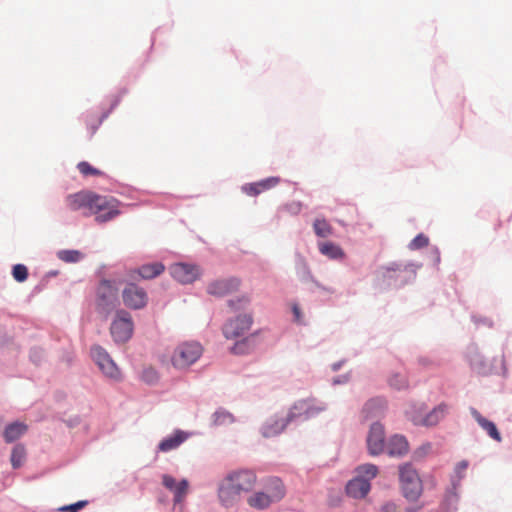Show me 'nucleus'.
<instances>
[{
	"mask_svg": "<svg viewBox=\"0 0 512 512\" xmlns=\"http://www.w3.org/2000/svg\"><path fill=\"white\" fill-rule=\"evenodd\" d=\"M71 210L77 211L83 208L89 209L95 214V220L105 223L120 215L118 209L120 201L113 196H103L90 190H81L67 196Z\"/></svg>",
	"mask_w": 512,
	"mask_h": 512,
	"instance_id": "f257e3e1",
	"label": "nucleus"
},
{
	"mask_svg": "<svg viewBox=\"0 0 512 512\" xmlns=\"http://www.w3.org/2000/svg\"><path fill=\"white\" fill-rule=\"evenodd\" d=\"M256 480L255 472L249 469L228 473L217 490L221 506L226 509L237 506L241 500L242 493L252 491Z\"/></svg>",
	"mask_w": 512,
	"mask_h": 512,
	"instance_id": "f03ea898",
	"label": "nucleus"
},
{
	"mask_svg": "<svg viewBox=\"0 0 512 512\" xmlns=\"http://www.w3.org/2000/svg\"><path fill=\"white\" fill-rule=\"evenodd\" d=\"M119 282L116 279L102 278L95 287V311L105 320L117 310L120 304Z\"/></svg>",
	"mask_w": 512,
	"mask_h": 512,
	"instance_id": "7ed1b4c3",
	"label": "nucleus"
},
{
	"mask_svg": "<svg viewBox=\"0 0 512 512\" xmlns=\"http://www.w3.org/2000/svg\"><path fill=\"white\" fill-rule=\"evenodd\" d=\"M466 360L473 372L480 376L501 375L504 378L508 376V370L504 357L499 361L493 357L490 361L480 353L476 345H470L467 348Z\"/></svg>",
	"mask_w": 512,
	"mask_h": 512,
	"instance_id": "20e7f679",
	"label": "nucleus"
},
{
	"mask_svg": "<svg viewBox=\"0 0 512 512\" xmlns=\"http://www.w3.org/2000/svg\"><path fill=\"white\" fill-rule=\"evenodd\" d=\"M421 267L422 263L413 261L407 264L400 261H392L387 265L381 266V269L384 270L382 277L389 286H394L399 289L414 282L417 276V270Z\"/></svg>",
	"mask_w": 512,
	"mask_h": 512,
	"instance_id": "39448f33",
	"label": "nucleus"
},
{
	"mask_svg": "<svg viewBox=\"0 0 512 512\" xmlns=\"http://www.w3.org/2000/svg\"><path fill=\"white\" fill-rule=\"evenodd\" d=\"M399 483L402 496L409 502L417 501L422 492L423 484L412 462L399 465Z\"/></svg>",
	"mask_w": 512,
	"mask_h": 512,
	"instance_id": "423d86ee",
	"label": "nucleus"
},
{
	"mask_svg": "<svg viewBox=\"0 0 512 512\" xmlns=\"http://www.w3.org/2000/svg\"><path fill=\"white\" fill-rule=\"evenodd\" d=\"M134 321L131 314L125 309L115 311L110 325V334L116 344L127 343L133 336Z\"/></svg>",
	"mask_w": 512,
	"mask_h": 512,
	"instance_id": "0eeeda50",
	"label": "nucleus"
},
{
	"mask_svg": "<svg viewBox=\"0 0 512 512\" xmlns=\"http://www.w3.org/2000/svg\"><path fill=\"white\" fill-rule=\"evenodd\" d=\"M203 353L202 345L197 341L185 342L177 346L171 358L176 369H185L193 365Z\"/></svg>",
	"mask_w": 512,
	"mask_h": 512,
	"instance_id": "6e6552de",
	"label": "nucleus"
},
{
	"mask_svg": "<svg viewBox=\"0 0 512 512\" xmlns=\"http://www.w3.org/2000/svg\"><path fill=\"white\" fill-rule=\"evenodd\" d=\"M171 277L182 285L192 284L203 275V269L196 263L175 262L168 267Z\"/></svg>",
	"mask_w": 512,
	"mask_h": 512,
	"instance_id": "1a4fd4ad",
	"label": "nucleus"
},
{
	"mask_svg": "<svg viewBox=\"0 0 512 512\" xmlns=\"http://www.w3.org/2000/svg\"><path fill=\"white\" fill-rule=\"evenodd\" d=\"M122 301L126 308L130 310H141L149 302L147 291L134 282H127L122 290Z\"/></svg>",
	"mask_w": 512,
	"mask_h": 512,
	"instance_id": "9d476101",
	"label": "nucleus"
},
{
	"mask_svg": "<svg viewBox=\"0 0 512 512\" xmlns=\"http://www.w3.org/2000/svg\"><path fill=\"white\" fill-rule=\"evenodd\" d=\"M253 324V317L251 314H238L234 318L228 319L223 327V336L230 340L244 336Z\"/></svg>",
	"mask_w": 512,
	"mask_h": 512,
	"instance_id": "9b49d317",
	"label": "nucleus"
},
{
	"mask_svg": "<svg viewBox=\"0 0 512 512\" xmlns=\"http://www.w3.org/2000/svg\"><path fill=\"white\" fill-rule=\"evenodd\" d=\"M388 410V399L383 395H377L365 401L360 411L362 421H380Z\"/></svg>",
	"mask_w": 512,
	"mask_h": 512,
	"instance_id": "f8f14e48",
	"label": "nucleus"
},
{
	"mask_svg": "<svg viewBox=\"0 0 512 512\" xmlns=\"http://www.w3.org/2000/svg\"><path fill=\"white\" fill-rule=\"evenodd\" d=\"M385 427L380 421H373L366 437L367 451L371 456H378L385 450Z\"/></svg>",
	"mask_w": 512,
	"mask_h": 512,
	"instance_id": "ddd939ff",
	"label": "nucleus"
},
{
	"mask_svg": "<svg viewBox=\"0 0 512 512\" xmlns=\"http://www.w3.org/2000/svg\"><path fill=\"white\" fill-rule=\"evenodd\" d=\"M295 271L300 282H312L318 289L330 294L334 293L333 288L324 286L314 277L306 258L299 251L295 252Z\"/></svg>",
	"mask_w": 512,
	"mask_h": 512,
	"instance_id": "4468645a",
	"label": "nucleus"
},
{
	"mask_svg": "<svg viewBox=\"0 0 512 512\" xmlns=\"http://www.w3.org/2000/svg\"><path fill=\"white\" fill-rule=\"evenodd\" d=\"M293 421V416L291 415H279L273 414L268 417L265 422L260 427V434L264 438H273L280 435L288 426L290 422Z\"/></svg>",
	"mask_w": 512,
	"mask_h": 512,
	"instance_id": "2eb2a0df",
	"label": "nucleus"
},
{
	"mask_svg": "<svg viewBox=\"0 0 512 512\" xmlns=\"http://www.w3.org/2000/svg\"><path fill=\"white\" fill-rule=\"evenodd\" d=\"M240 285L241 280L238 277L231 276L225 279H217L208 284L207 293L220 298L236 292Z\"/></svg>",
	"mask_w": 512,
	"mask_h": 512,
	"instance_id": "dca6fc26",
	"label": "nucleus"
},
{
	"mask_svg": "<svg viewBox=\"0 0 512 512\" xmlns=\"http://www.w3.org/2000/svg\"><path fill=\"white\" fill-rule=\"evenodd\" d=\"M162 485L173 493L174 504L181 503L189 489V481L186 478H182L181 480L177 481L170 474L162 475Z\"/></svg>",
	"mask_w": 512,
	"mask_h": 512,
	"instance_id": "f3484780",
	"label": "nucleus"
},
{
	"mask_svg": "<svg viewBox=\"0 0 512 512\" xmlns=\"http://www.w3.org/2000/svg\"><path fill=\"white\" fill-rule=\"evenodd\" d=\"M280 181L281 178L279 176H270L256 182L243 184L241 191L248 196L256 197L262 192L275 187Z\"/></svg>",
	"mask_w": 512,
	"mask_h": 512,
	"instance_id": "a211bd4d",
	"label": "nucleus"
},
{
	"mask_svg": "<svg viewBox=\"0 0 512 512\" xmlns=\"http://www.w3.org/2000/svg\"><path fill=\"white\" fill-rule=\"evenodd\" d=\"M409 441L403 434L395 433L388 438L387 455L389 457L402 458L409 452Z\"/></svg>",
	"mask_w": 512,
	"mask_h": 512,
	"instance_id": "6ab92c4d",
	"label": "nucleus"
},
{
	"mask_svg": "<svg viewBox=\"0 0 512 512\" xmlns=\"http://www.w3.org/2000/svg\"><path fill=\"white\" fill-rule=\"evenodd\" d=\"M371 490V482L367 478L355 476L350 479L346 486L345 491L347 496L354 499H364Z\"/></svg>",
	"mask_w": 512,
	"mask_h": 512,
	"instance_id": "aec40b11",
	"label": "nucleus"
},
{
	"mask_svg": "<svg viewBox=\"0 0 512 512\" xmlns=\"http://www.w3.org/2000/svg\"><path fill=\"white\" fill-rule=\"evenodd\" d=\"M191 433L186 432L181 429H175L172 434L164 437L157 445L158 452H169L174 449H177L181 444H183L189 437Z\"/></svg>",
	"mask_w": 512,
	"mask_h": 512,
	"instance_id": "412c9836",
	"label": "nucleus"
},
{
	"mask_svg": "<svg viewBox=\"0 0 512 512\" xmlns=\"http://www.w3.org/2000/svg\"><path fill=\"white\" fill-rule=\"evenodd\" d=\"M470 414L478 425L486 431L487 435L496 442L502 441V435L497 425L492 421L484 417L475 407L469 408Z\"/></svg>",
	"mask_w": 512,
	"mask_h": 512,
	"instance_id": "4be33fe9",
	"label": "nucleus"
},
{
	"mask_svg": "<svg viewBox=\"0 0 512 512\" xmlns=\"http://www.w3.org/2000/svg\"><path fill=\"white\" fill-rule=\"evenodd\" d=\"M258 333L259 331H256L248 336H242L241 339L236 340L229 349L230 353L238 356H244L253 353L257 347L256 337Z\"/></svg>",
	"mask_w": 512,
	"mask_h": 512,
	"instance_id": "5701e85b",
	"label": "nucleus"
},
{
	"mask_svg": "<svg viewBox=\"0 0 512 512\" xmlns=\"http://www.w3.org/2000/svg\"><path fill=\"white\" fill-rule=\"evenodd\" d=\"M165 265L161 261L144 263L133 269V273L137 274L140 279L151 280L160 276L165 271Z\"/></svg>",
	"mask_w": 512,
	"mask_h": 512,
	"instance_id": "b1692460",
	"label": "nucleus"
},
{
	"mask_svg": "<svg viewBox=\"0 0 512 512\" xmlns=\"http://www.w3.org/2000/svg\"><path fill=\"white\" fill-rule=\"evenodd\" d=\"M28 431V425L22 421L15 420L6 424L3 431V438L6 443H14Z\"/></svg>",
	"mask_w": 512,
	"mask_h": 512,
	"instance_id": "393cba45",
	"label": "nucleus"
},
{
	"mask_svg": "<svg viewBox=\"0 0 512 512\" xmlns=\"http://www.w3.org/2000/svg\"><path fill=\"white\" fill-rule=\"evenodd\" d=\"M267 489L268 496L273 503L280 502L286 496V487L283 480L278 476H272L268 480Z\"/></svg>",
	"mask_w": 512,
	"mask_h": 512,
	"instance_id": "a878e982",
	"label": "nucleus"
},
{
	"mask_svg": "<svg viewBox=\"0 0 512 512\" xmlns=\"http://www.w3.org/2000/svg\"><path fill=\"white\" fill-rule=\"evenodd\" d=\"M448 412V405L444 402L434 406L429 412L425 411L424 427L436 426Z\"/></svg>",
	"mask_w": 512,
	"mask_h": 512,
	"instance_id": "bb28decb",
	"label": "nucleus"
},
{
	"mask_svg": "<svg viewBox=\"0 0 512 512\" xmlns=\"http://www.w3.org/2000/svg\"><path fill=\"white\" fill-rule=\"evenodd\" d=\"M272 503L271 498L264 491H257L247 498V504L259 511L268 509Z\"/></svg>",
	"mask_w": 512,
	"mask_h": 512,
	"instance_id": "cd10ccee",
	"label": "nucleus"
},
{
	"mask_svg": "<svg viewBox=\"0 0 512 512\" xmlns=\"http://www.w3.org/2000/svg\"><path fill=\"white\" fill-rule=\"evenodd\" d=\"M319 251L322 255L332 260H340L345 257L344 250L341 246L332 241L320 243Z\"/></svg>",
	"mask_w": 512,
	"mask_h": 512,
	"instance_id": "c85d7f7f",
	"label": "nucleus"
},
{
	"mask_svg": "<svg viewBox=\"0 0 512 512\" xmlns=\"http://www.w3.org/2000/svg\"><path fill=\"white\" fill-rule=\"evenodd\" d=\"M27 458V450L26 446L21 443L17 442L12 447L11 455H10V462L13 469L17 470L21 468Z\"/></svg>",
	"mask_w": 512,
	"mask_h": 512,
	"instance_id": "c756f323",
	"label": "nucleus"
},
{
	"mask_svg": "<svg viewBox=\"0 0 512 512\" xmlns=\"http://www.w3.org/2000/svg\"><path fill=\"white\" fill-rule=\"evenodd\" d=\"M426 410V404L422 403L420 406L411 404L410 408L406 410V418L413 423L415 426H424V415Z\"/></svg>",
	"mask_w": 512,
	"mask_h": 512,
	"instance_id": "7c9ffc66",
	"label": "nucleus"
},
{
	"mask_svg": "<svg viewBox=\"0 0 512 512\" xmlns=\"http://www.w3.org/2000/svg\"><path fill=\"white\" fill-rule=\"evenodd\" d=\"M460 497L455 488L449 489L441 502V512H457Z\"/></svg>",
	"mask_w": 512,
	"mask_h": 512,
	"instance_id": "2f4dec72",
	"label": "nucleus"
},
{
	"mask_svg": "<svg viewBox=\"0 0 512 512\" xmlns=\"http://www.w3.org/2000/svg\"><path fill=\"white\" fill-rule=\"evenodd\" d=\"M236 422V417L224 407H218L212 414L213 426H224Z\"/></svg>",
	"mask_w": 512,
	"mask_h": 512,
	"instance_id": "473e14b6",
	"label": "nucleus"
},
{
	"mask_svg": "<svg viewBox=\"0 0 512 512\" xmlns=\"http://www.w3.org/2000/svg\"><path fill=\"white\" fill-rule=\"evenodd\" d=\"M389 387L396 391H403L409 388V380L399 372H393L387 379Z\"/></svg>",
	"mask_w": 512,
	"mask_h": 512,
	"instance_id": "72a5a7b5",
	"label": "nucleus"
},
{
	"mask_svg": "<svg viewBox=\"0 0 512 512\" xmlns=\"http://www.w3.org/2000/svg\"><path fill=\"white\" fill-rule=\"evenodd\" d=\"M57 257L65 263H78L85 255L77 249H62L57 252Z\"/></svg>",
	"mask_w": 512,
	"mask_h": 512,
	"instance_id": "f704fd0d",
	"label": "nucleus"
},
{
	"mask_svg": "<svg viewBox=\"0 0 512 512\" xmlns=\"http://www.w3.org/2000/svg\"><path fill=\"white\" fill-rule=\"evenodd\" d=\"M98 367L105 376L111 379L118 380L121 377L120 370L111 356Z\"/></svg>",
	"mask_w": 512,
	"mask_h": 512,
	"instance_id": "c9c22d12",
	"label": "nucleus"
},
{
	"mask_svg": "<svg viewBox=\"0 0 512 512\" xmlns=\"http://www.w3.org/2000/svg\"><path fill=\"white\" fill-rule=\"evenodd\" d=\"M357 471L359 473L357 475L358 477L367 478L368 482H371V480L377 476L379 469L375 464L365 463V464L359 465L357 467Z\"/></svg>",
	"mask_w": 512,
	"mask_h": 512,
	"instance_id": "e433bc0d",
	"label": "nucleus"
},
{
	"mask_svg": "<svg viewBox=\"0 0 512 512\" xmlns=\"http://www.w3.org/2000/svg\"><path fill=\"white\" fill-rule=\"evenodd\" d=\"M77 168H78L79 172L84 177H89V176H106L105 172H103L102 170L94 167L88 161H80L77 164Z\"/></svg>",
	"mask_w": 512,
	"mask_h": 512,
	"instance_id": "4c0bfd02",
	"label": "nucleus"
},
{
	"mask_svg": "<svg viewBox=\"0 0 512 512\" xmlns=\"http://www.w3.org/2000/svg\"><path fill=\"white\" fill-rule=\"evenodd\" d=\"M11 275L18 283H23L28 279L29 270L25 264L17 263L12 266Z\"/></svg>",
	"mask_w": 512,
	"mask_h": 512,
	"instance_id": "58836bf2",
	"label": "nucleus"
},
{
	"mask_svg": "<svg viewBox=\"0 0 512 512\" xmlns=\"http://www.w3.org/2000/svg\"><path fill=\"white\" fill-rule=\"evenodd\" d=\"M307 404H308V399H301V400L296 401L292 405V407L289 409V411L286 415L293 416V421L300 417H303V419L305 420V415H306L305 408L307 407Z\"/></svg>",
	"mask_w": 512,
	"mask_h": 512,
	"instance_id": "ea45409f",
	"label": "nucleus"
},
{
	"mask_svg": "<svg viewBox=\"0 0 512 512\" xmlns=\"http://www.w3.org/2000/svg\"><path fill=\"white\" fill-rule=\"evenodd\" d=\"M433 445L431 442L427 441L422 443L419 447H417L412 452V459L415 462H420L426 458V456L432 451Z\"/></svg>",
	"mask_w": 512,
	"mask_h": 512,
	"instance_id": "a19ab883",
	"label": "nucleus"
},
{
	"mask_svg": "<svg viewBox=\"0 0 512 512\" xmlns=\"http://www.w3.org/2000/svg\"><path fill=\"white\" fill-rule=\"evenodd\" d=\"M313 229L318 237H327L331 233L332 227L326 219H316L313 223Z\"/></svg>",
	"mask_w": 512,
	"mask_h": 512,
	"instance_id": "79ce46f5",
	"label": "nucleus"
},
{
	"mask_svg": "<svg viewBox=\"0 0 512 512\" xmlns=\"http://www.w3.org/2000/svg\"><path fill=\"white\" fill-rule=\"evenodd\" d=\"M141 379L148 385H156L160 380V375L155 368L148 367L143 369Z\"/></svg>",
	"mask_w": 512,
	"mask_h": 512,
	"instance_id": "37998d69",
	"label": "nucleus"
},
{
	"mask_svg": "<svg viewBox=\"0 0 512 512\" xmlns=\"http://www.w3.org/2000/svg\"><path fill=\"white\" fill-rule=\"evenodd\" d=\"M91 356L97 366L105 362L110 357L107 350L101 345H94L91 347Z\"/></svg>",
	"mask_w": 512,
	"mask_h": 512,
	"instance_id": "c03bdc74",
	"label": "nucleus"
},
{
	"mask_svg": "<svg viewBox=\"0 0 512 512\" xmlns=\"http://www.w3.org/2000/svg\"><path fill=\"white\" fill-rule=\"evenodd\" d=\"M429 244V237L424 233H418L408 244L410 250H419Z\"/></svg>",
	"mask_w": 512,
	"mask_h": 512,
	"instance_id": "a18cd8bd",
	"label": "nucleus"
},
{
	"mask_svg": "<svg viewBox=\"0 0 512 512\" xmlns=\"http://www.w3.org/2000/svg\"><path fill=\"white\" fill-rule=\"evenodd\" d=\"M45 351L39 346H33L29 350V360L36 366H40L44 361Z\"/></svg>",
	"mask_w": 512,
	"mask_h": 512,
	"instance_id": "49530a36",
	"label": "nucleus"
},
{
	"mask_svg": "<svg viewBox=\"0 0 512 512\" xmlns=\"http://www.w3.org/2000/svg\"><path fill=\"white\" fill-rule=\"evenodd\" d=\"M88 505V500H79L74 503L63 505L58 508L60 512H80L83 508Z\"/></svg>",
	"mask_w": 512,
	"mask_h": 512,
	"instance_id": "de8ad7c7",
	"label": "nucleus"
},
{
	"mask_svg": "<svg viewBox=\"0 0 512 512\" xmlns=\"http://www.w3.org/2000/svg\"><path fill=\"white\" fill-rule=\"evenodd\" d=\"M325 410H326V406L325 405H323V406H315V405L310 403V400H308L307 407L305 408V412H306L305 420L314 418V417L318 416L321 412H323Z\"/></svg>",
	"mask_w": 512,
	"mask_h": 512,
	"instance_id": "09e8293b",
	"label": "nucleus"
},
{
	"mask_svg": "<svg viewBox=\"0 0 512 512\" xmlns=\"http://www.w3.org/2000/svg\"><path fill=\"white\" fill-rule=\"evenodd\" d=\"M249 299L246 296L236 297L229 299L227 305L234 311H239L243 308V305L247 303Z\"/></svg>",
	"mask_w": 512,
	"mask_h": 512,
	"instance_id": "8fccbe9b",
	"label": "nucleus"
},
{
	"mask_svg": "<svg viewBox=\"0 0 512 512\" xmlns=\"http://www.w3.org/2000/svg\"><path fill=\"white\" fill-rule=\"evenodd\" d=\"M282 209L291 215H298L302 210V203L300 201H292L282 206Z\"/></svg>",
	"mask_w": 512,
	"mask_h": 512,
	"instance_id": "3c124183",
	"label": "nucleus"
},
{
	"mask_svg": "<svg viewBox=\"0 0 512 512\" xmlns=\"http://www.w3.org/2000/svg\"><path fill=\"white\" fill-rule=\"evenodd\" d=\"M291 312L293 315V321L297 323L298 325H304V317L302 310L297 302L292 303L291 305Z\"/></svg>",
	"mask_w": 512,
	"mask_h": 512,
	"instance_id": "603ef678",
	"label": "nucleus"
},
{
	"mask_svg": "<svg viewBox=\"0 0 512 512\" xmlns=\"http://www.w3.org/2000/svg\"><path fill=\"white\" fill-rule=\"evenodd\" d=\"M471 320L476 325H484V326H487L489 328H493L494 327V321L491 318L486 317V316L472 315L471 316Z\"/></svg>",
	"mask_w": 512,
	"mask_h": 512,
	"instance_id": "864d4df0",
	"label": "nucleus"
},
{
	"mask_svg": "<svg viewBox=\"0 0 512 512\" xmlns=\"http://www.w3.org/2000/svg\"><path fill=\"white\" fill-rule=\"evenodd\" d=\"M351 377H352L351 372L337 375L332 378L331 384L333 386L347 384L351 380Z\"/></svg>",
	"mask_w": 512,
	"mask_h": 512,
	"instance_id": "5fc2aeb1",
	"label": "nucleus"
},
{
	"mask_svg": "<svg viewBox=\"0 0 512 512\" xmlns=\"http://www.w3.org/2000/svg\"><path fill=\"white\" fill-rule=\"evenodd\" d=\"M62 422L66 424L68 428H75L79 426L82 422V418L80 415H74L69 417L68 419H60Z\"/></svg>",
	"mask_w": 512,
	"mask_h": 512,
	"instance_id": "6e6d98bb",
	"label": "nucleus"
},
{
	"mask_svg": "<svg viewBox=\"0 0 512 512\" xmlns=\"http://www.w3.org/2000/svg\"><path fill=\"white\" fill-rule=\"evenodd\" d=\"M47 285H48V282L46 281V279H44L42 277L41 280L39 281V283L33 287L29 296L30 297L36 296L37 294L42 292L44 289H46Z\"/></svg>",
	"mask_w": 512,
	"mask_h": 512,
	"instance_id": "4d7b16f0",
	"label": "nucleus"
},
{
	"mask_svg": "<svg viewBox=\"0 0 512 512\" xmlns=\"http://www.w3.org/2000/svg\"><path fill=\"white\" fill-rule=\"evenodd\" d=\"M120 101H121V95H116L114 97L113 101L111 102L109 109L102 113L101 120H104L105 118H107L108 115L119 105Z\"/></svg>",
	"mask_w": 512,
	"mask_h": 512,
	"instance_id": "13d9d810",
	"label": "nucleus"
},
{
	"mask_svg": "<svg viewBox=\"0 0 512 512\" xmlns=\"http://www.w3.org/2000/svg\"><path fill=\"white\" fill-rule=\"evenodd\" d=\"M431 256H432V260H433V266L438 268V266L441 262V253H440V249L437 246L431 247Z\"/></svg>",
	"mask_w": 512,
	"mask_h": 512,
	"instance_id": "bf43d9fd",
	"label": "nucleus"
},
{
	"mask_svg": "<svg viewBox=\"0 0 512 512\" xmlns=\"http://www.w3.org/2000/svg\"><path fill=\"white\" fill-rule=\"evenodd\" d=\"M397 506L393 501L385 502L382 506L380 511L381 512H396Z\"/></svg>",
	"mask_w": 512,
	"mask_h": 512,
	"instance_id": "052dcab7",
	"label": "nucleus"
},
{
	"mask_svg": "<svg viewBox=\"0 0 512 512\" xmlns=\"http://www.w3.org/2000/svg\"><path fill=\"white\" fill-rule=\"evenodd\" d=\"M345 363H346V359L345 358H343V359H341V360H339L337 362H334V363L331 364V370L333 372H337V371H339L342 368V366Z\"/></svg>",
	"mask_w": 512,
	"mask_h": 512,
	"instance_id": "680f3d73",
	"label": "nucleus"
},
{
	"mask_svg": "<svg viewBox=\"0 0 512 512\" xmlns=\"http://www.w3.org/2000/svg\"><path fill=\"white\" fill-rule=\"evenodd\" d=\"M468 465H469V463L467 460H462V461L458 462L455 466V472L457 474H459L460 471L463 469H466L468 467Z\"/></svg>",
	"mask_w": 512,
	"mask_h": 512,
	"instance_id": "e2e57ef3",
	"label": "nucleus"
},
{
	"mask_svg": "<svg viewBox=\"0 0 512 512\" xmlns=\"http://www.w3.org/2000/svg\"><path fill=\"white\" fill-rule=\"evenodd\" d=\"M59 274L58 270H50L43 275V278L49 283L50 279L56 277Z\"/></svg>",
	"mask_w": 512,
	"mask_h": 512,
	"instance_id": "0e129e2a",
	"label": "nucleus"
},
{
	"mask_svg": "<svg viewBox=\"0 0 512 512\" xmlns=\"http://www.w3.org/2000/svg\"><path fill=\"white\" fill-rule=\"evenodd\" d=\"M419 507H407L404 512H416Z\"/></svg>",
	"mask_w": 512,
	"mask_h": 512,
	"instance_id": "69168bd1",
	"label": "nucleus"
},
{
	"mask_svg": "<svg viewBox=\"0 0 512 512\" xmlns=\"http://www.w3.org/2000/svg\"><path fill=\"white\" fill-rule=\"evenodd\" d=\"M427 359L426 358H420L419 359V363L422 364V365H426L427 364Z\"/></svg>",
	"mask_w": 512,
	"mask_h": 512,
	"instance_id": "338daca9",
	"label": "nucleus"
},
{
	"mask_svg": "<svg viewBox=\"0 0 512 512\" xmlns=\"http://www.w3.org/2000/svg\"><path fill=\"white\" fill-rule=\"evenodd\" d=\"M127 92H128V90H127L126 88H122V89L120 90V92H119V94H118V95H121V97H122V96H123L124 94H126Z\"/></svg>",
	"mask_w": 512,
	"mask_h": 512,
	"instance_id": "774afa93",
	"label": "nucleus"
}]
</instances>
